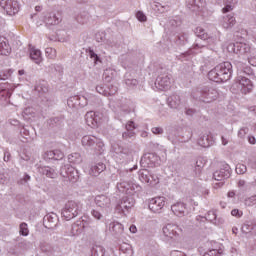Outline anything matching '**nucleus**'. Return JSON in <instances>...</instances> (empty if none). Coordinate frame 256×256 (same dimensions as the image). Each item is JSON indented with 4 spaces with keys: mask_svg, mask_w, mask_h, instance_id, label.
<instances>
[{
    "mask_svg": "<svg viewBox=\"0 0 256 256\" xmlns=\"http://www.w3.org/2000/svg\"><path fill=\"white\" fill-rule=\"evenodd\" d=\"M11 70L0 72V80L5 81L6 79H9L11 77Z\"/></svg>",
    "mask_w": 256,
    "mask_h": 256,
    "instance_id": "61",
    "label": "nucleus"
},
{
    "mask_svg": "<svg viewBox=\"0 0 256 256\" xmlns=\"http://www.w3.org/2000/svg\"><path fill=\"white\" fill-rule=\"evenodd\" d=\"M91 256H105V248L101 245H94L91 248Z\"/></svg>",
    "mask_w": 256,
    "mask_h": 256,
    "instance_id": "37",
    "label": "nucleus"
},
{
    "mask_svg": "<svg viewBox=\"0 0 256 256\" xmlns=\"http://www.w3.org/2000/svg\"><path fill=\"white\" fill-rule=\"evenodd\" d=\"M67 105L70 109H80L79 95L69 97L67 100Z\"/></svg>",
    "mask_w": 256,
    "mask_h": 256,
    "instance_id": "31",
    "label": "nucleus"
},
{
    "mask_svg": "<svg viewBox=\"0 0 256 256\" xmlns=\"http://www.w3.org/2000/svg\"><path fill=\"white\" fill-rule=\"evenodd\" d=\"M189 41V34L182 33L177 36L176 43L177 45H187V42Z\"/></svg>",
    "mask_w": 256,
    "mask_h": 256,
    "instance_id": "42",
    "label": "nucleus"
},
{
    "mask_svg": "<svg viewBox=\"0 0 256 256\" xmlns=\"http://www.w3.org/2000/svg\"><path fill=\"white\" fill-rule=\"evenodd\" d=\"M40 249L42 253H45L46 255L49 256L53 255V253L55 252L53 246L47 243H41Z\"/></svg>",
    "mask_w": 256,
    "mask_h": 256,
    "instance_id": "39",
    "label": "nucleus"
},
{
    "mask_svg": "<svg viewBox=\"0 0 256 256\" xmlns=\"http://www.w3.org/2000/svg\"><path fill=\"white\" fill-rule=\"evenodd\" d=\"M104 169H106V166L102 162L93 164L90 168V175H92L93 177H97L98 175H101V173H103Z\"/></svg>",
    "mask_w": 256,
    "mask_h": 256,
    "instance_id": "25",
    "label": "nucleus"
},
{
    "mask_svg": "<svg viewBox=\"0 0 256 256\" xmlns=\"http://www.w3.org/2000/svg\"><path fill=\"white\" fill-rule=\"evenodd\" d=\"M108 96H113L117 91H119V88L116 85L110 84L108 86Z\"/></svg>",
    "mask_w": 256,
    "mask_h": 256,
    "instance_id": "56",
    "label": "nucleus"
},
{
    "mask_svg": "<svg viewBox=\"0 0 256 256\" xmlns=\"http://www.w3.org/2000/svg\"><path fill=\"white\" fill-rule=\"evenodd\" d=\"M95 205L101 209H109L111 207V198L107 195H97L94 199Z\"/></svg>",
    "mask_w": 256,
    "mask_h": 256,
    "instance_id": "17",
    "label": "nucleus"
},
{
    "mask_svg": "<svg viewBox=\"0 0 256 256\" xmlns=\"http://www.w3.org/2000/svg\"><path fill=\"white\" fill-rule=\"evenodd\" d=\"M85 121L87 123V126L93 129V125L95 123V112L93 111L87 112L85 115Z\"/></svg>",
    "mask_w": 256,
    "mask_h": 256,
    "instance_id": "40",
    "label": "nucleus"
},
{
    "mask_svg": "<svg viewBox=\"0 0 256 256\" xmlns=\"http://www.w3.org/2000/svg\"><path fill=\"white\" fill-rule=\"evenodd\" d=\"M155 87L160 91H167L171 87V79L167 75L158 76L155 81Z\"/></svg>",
    "mask_w": 256,
    "mask_h": 256,
    "instance_id": "14",
    "label": "nucleus"
},
{
    "mask_svg": "<svg viewBox=\"0 0 256 256\" xmlns=\"http://www.w3.org/2000/svg\"><path fill=\"white\" fill-rule=\"evenodd\" d=\"M236 173L237 175H245L247 173V166L245 164H237Z\"/></svg>",
    "mask_w": 256,
    "mask_h": 256,
    "instance_id": "46",
    "label": "nucleus"
},
{
    "mask_svg": "<svg viewBox=\"0 0 256 256\" xmlns=\"http://www.w3.org/2000/svg\"><path fill=\"white\" fill-rule=\"evenodd\" d=\"M87 53L89 54L90 59L94 60L95 65H97L98 63H101V57H99V55L95 53L93 49L89 48Z\"/></svg>",
    "mask_w": 256,
    "mask_h": 256,
    "instance_id": "43",
    "label": "nucleus"
},
{
    "mask_svg": "<svg viewBox=\"0 0 256 256\" xmlns=\"http://www.w3.org/2000/svg\"><path fill=\"white\" fill-rule=\"evenodd\" d=\"M125 85L129 87V89H135L137 85H139V81L131 76V74L126 73L124 76Z\"/></svg>",
    "mask_w": 256,
    "mask_h": 256,
    "instance_id": "28",
    "label": "nucleus"
},
{
    "mask_svg": "<svg viewBox=\"0 0 256 256\" xmlns=\"http://www.w3.org/2000/svg\"><path fill=\"white\" fill-rule=\"evenodd\" d=\"M227 51L229 53H236V55H246L251 51V47L249 44H245L243 42L230 43L227 46Z\"/></svg>",
    "mask_w": 256,
    "mask_h": 256,
    "instance_id": "9",
    "label": "nucleus"
},
{
    "mask_svg": "<svg viewBox=\"0 0 256 256\" xmlns=\"http://www.w3.org/2000/svg\"><path fill=\"white\" fill-rule=\"evenodd\" d=\"M194 33L203 42L194 43L193 46L189 49V51L182 53L178 57V59L180 61H187V57H189V55H191V53H193V49H203V47H207V44L205 43V41H207V39H209V34H207L205 32V29H203L202 27H197V28H195Z\"/></svg>",
    "mask_w": 256,
    "mask_h": 256,
    "instance_id": "3",
    "label": "nucleus"
},
{
    "mask_svg": "<svg viewBox=\"0 0 256 256\" xmlns=\"http://www.w3.org/2000/svg\"><path fill=\"white\" fill-rule=\"evenodd\" d=\"M88 235H90V237H98L99 236V230L95 226L88 227Z\"/></svg>",
    "mask_w": 256,
    "mask_h": 256,
    "instance_id": "54",
    "label": "nucleus"
},
{
    "mask_svg": "<svg viewBox=\"0 0 256 256\" xmlns=\"http://www.w3.org/2000/svg\"><path fill=\"white\" fill-rule=\"evenodd\" d=\"M205 163H203V160H197L195 163V167H194V172L196 173V175L201 174V170L203 169Z\"/></svg>",
    "mask_w": 256,
    "mask_h": 256,
    "instance_id": "44",
    "label": "nucleus"
},
{
    "mask_svg": "<svg viewBox=\"0 0 256 256\" xmlns=\"http://www.w3.org/2000/svg\"><path fill=\"white\" fill-rule=\"evenodd\" d=\"M215 181H220L219 183L214 184V189H219L225 185V179L231 177V166L229 164H222L220 169L215 171L213 174Z\"/></svg>",
    "mask_w": 256,
    "mask_h": 256,
    "instance_id": "6",
    "label": "nucleus"
},
{
    "mask_svg": "<svg viewBox=\"0 0 256 256\" xmlns=\"http://www.w3.org/2000/svg\"><path fill=\"white\" fill-rule=\"evenodd\" d=\"M235 23H237V21L235 20V16H233V14H228L223 17L222 25L224 29H231Z\"/></svg>",
    "mask_w": 256,
    "mask_h": 256,
    "instance_id": "27",
    "label": "nucleus"
},
{
    "mask_svg": "<svg viewBox=\"0 0 256 256\" xmlns=\"http://www.w3.org/2000/svg\"><path fill=\"white\" fill-rule=\"evenodd\" d=\"M165 197L158 196L149 200L148 207L152 213H161L163 207H165Z\"/></svg>",
    "mask_w": 256,
    "mask_h": 256,
    "instance_id": "11",
    "label": "nucleus"
},
{
    "mask_svg": "<svg viewBox=\"0 0 256 256\" xmlns=\"http://www.w3.org/2000/svg\"><path fill=\"white\" fill-rule=\"evenodd\" d=\"M30 59H32L36 65H39V63L43 61V57H41V50H30Z\"/></svg>",
    "mask_w": 256,
    "mask_h": 256,
    "instance_id": "30",
    "label": "nucleus"
},
{
    "mask_svg": "<svg viewBox=\"0 0 256 256\" xmlns=\"http://www.w3.org/2000/svg\"><path fill=\"white\" fill-rule=\"evenodd\" d=\"M78 103L80 105V109H83V107H87L89 102L87 101V98L85 96H79Z\"/></svg>",
    "mask_w": 256,
    "mask_h": 256,
    "instance_id": "59",
    "label": "nucleus"
},
{
    "mask_svg": "<svg viewBox=\"0 0 256 256\" xmlns=\"http://www.w3.org/2000/svg\"><path fill=\"white\" fill-rule=\"evenodd\" d=\"M136 17H137L138 21H141V22L147 21V16L142 11H138L136 13Z\"/></svg>",
    "mask_w": 256,
    "mask_h": 256,
    "instance_id": "63",
    "label": "nucleus"
},
{
    "mask_svg": "<svg viewBox=\"0 0 256 256\" xmlns=\"http://www.w3.org/2000/svg\"><path fill=\"white\" fill-rule=\"evenodd\" d=\"M82 209L83 205H81V202L70 200L62 209V217H64L66 221H71V219H75V217L81 213Z\"/></svg>",
    "mask_w": 256,
    "mask_h": 256,
    "instance_id": "5",
    "label": "nucleus"
},
{
    "mask_svg": "<svg viewBox=\"0 0 256 256\" xmlns=\"http://www.w3.org/2000/svg\"><path fill=\"white\" fill-rule=\"evenodd\" d=\"M45 54L49 59H55V57H57V50H55L54 48H46Z\"/></svg>",
    "mask_w": 256,
    "mask_h": 256,
    "instance_id": "47",
    "label": "nucleus"
},
{
    "mask_svg": "<svg viewBox=\"0 0 256 256\" xmlns=\"http://www.w3.org/2000/svg\"><path fill=\"white\" fill-rule=\"evenodd\" d=\"M192 98L195 101H201L202 103H213L219 99V92L217 89L209 86H200L192 90Z\"/></svg>",
    "mask_w": 256,
    "mask_h": 256,
    "instance_id": "2",
    "label": "nucleus"
},
{
    "mask_svg": "<svg viewBox=\"0 0 256 256\" xmlns=\"http://www.w3.org/2000/svg\"><path fill=\"white\" fill-rule=\"evenodd\" d=\"M167 103L170 109H179V105H181V96L174 94L168 97Z\"/></svg>",
    "mask_w": 256,
    "mask_h": 256,
    "instance_id": "23",
    "label": "nucleus"
},
{
    "mask_svg": "<svg viewBox=\"0 0 256 256\" xmlns=\"http://www.w3.org/2000/svg\"><path fill=\"white\" fill-rule=\"evenodd\" d=\"M129 182L125 181V180H121V182H119L117 184V189L118 191L125 193V189H127V185Z\"/></svg>",
    "mask_w": 256,
    "mask_h": 256,
    "instance_id": "52",
    "label": "nucleus"
},
{
    "mask_svg": "<svg viewBox=\"0 0 256 256\" xmlns=\"http://www.w3.org/2000/svg\"><path fill=\"white\" fill-rule=\"evenodd\" d=\"M46 23L47 25H59L61 23V14L51 12L46 17Z\"/></svg>",
    "mask_w": 256,
    "mask_h": 256,
    "instance_id": "22",
    "label": "nucleus"
},
{
    "mask_svg": "<svg viewBox=\"0 0 256 256\" xmlns=\"http://www.w3.org/2000/svg\"><path fill=\"white\" fill-rule=\"evenodd\" d=\"M81 143L83 147L86 149H91L97 155H102L104 151L105 144L101 139L93 136V135H86L82 138Z\"/></svg>",
    "mask_w": 256,
    "mask_h": 256,
    "instance_id": "4",
    "label": "nucleus"
},
{
    "mask_svg": "<svg viewBox=\"0 0 256 256\" xmlns=\"http://www.w3.org/2000/svg\"><path fill=\"white\" fill-rule=\"evenodd\" d=\"M233 75V64L222 62L208 72V79L214 83H227Z\"/></svg>",
    "mask_w": 256,
    "mask_h": 256,
    "instance_id": "1",
    "label": "nucleus"
},
{
    "mask_svg": "<svg viewBox=\"0 0 256 256\" xmlns=\"http://www.w3.org/2000/svg\"><path fill=\"white\" fill-rule=\"evenodd\" d=\"M162 231L165 237H168V239H173L179 235V226L176 224H167L163 227Z\"/></svg>",
    "mask_w": 256,
    "mask_h": 256,
    "instance_id": "18",
    "label": "nucleus"
},
{
    "mask_svg": "<svg viewBox=\"0 0 256 256\" xmlns=\"http://www.w3.org/2000/svg\"><path fill=\"white\" fill-rule=\"evenodd\" d=\"M205 3L201 0H186V7L194 13H199L203 9Z\"/></svg>",
    "mask_w": 256,
    "mask_h": 256,
    "instance_id": "19",
    "label": "nucleus"
},
{
    "mask_svg": "<svg viewBox=\"0 0 256 256\" xmlns=\"http://www.w3.org/2000/svg\"><path fill=\"white\" fill-rule=\"evenodd\" d=\"M83 229H85V224L82 221H77L72 225V235H81Z\"/></svg>",
    "mask_w": 256,
    "mask_h": 256,
    "instance_id": "32",
    "label": "nucleus"
},
{
    "mask_svg": "<svg viewBox=\"0 0 256 256\" xmlns=\"http://www.w3.org/2000/svg\"><path fill=\"white\" fill-rule=\"evenodd\" d=\"M68 161L73 165H79L80 163H82L83 158L81 157V154L73 153L68 156Z\"/></svg>",
    "mask_w": 256,
    "mask_h": 256,
    "instance_id": "36",
    "label": "nucleus"
},
{
    "mask_svg": "<svg viewBox=\"0 0 256 256\" xmlns=\"http://www.w3.org/2000/svg\"><path fill=\"white\" fill-rule=\"evenodd\" d=\"M0 6L6 11L7 15L19 13V2L17 0H1Z\"/></svg>",
    "mask_w": 256,
    "mask_h": 256,
    "instance_id": "10",
    "label": "nucleus"
},
{
    "mask_svg": "<svg viewBox=\"0 0 256 256\" xmlns=\"http://www.w3.org/2000/svg\"><path fill=\"white\" fill-rule=\"evenodd\" d=\"M233 65H235L236 69L240 71V73H247L249 71V68L244 62H241L240 60H234Z\"/></svg>",
    "mask_w": 256,
    "mask_h": 256,
    "instance_id": "38",
    "label": "nucleus"
},
{
    "mask_svg": "<svg viewBox=\"0 0 256 256\" xmlns=\"http://www.w3.org/2000/svg\"><path fill=\"white\" fill-rule=\"evenodd\" d=\"M171 211L176 215V217H185L188 214L187 204L183 202H176L171 206Z\"/></svg>",
    "mask_w": 256,
    "mask_h": 256,
    "instance_id": "16",
    "label": "nucleus"
},
{
    "mask_svg": "<svg viewBox=\"0 0 256 256\" xmlns=\"http://www.w3.org/2000/svg\"><path fill=\"white\" fill-rule=\"evenodd\" d=\"M152 8L154 11H158V13H165V11H167V6H162V4L159 2H156Z\"/></svg>",
    "mask_w": 256,
    "mask_h": 256,
    "instance_id": "48",
    "label": "nucleus"
},
{
    "mask_svg": "<svg viewBox=\"0 0 256 256\" xmlns=\"http://www.w3.org/2000/svg\"><path fill=\"white\" fill-rule=\"evenodd\" d=\"M31 181V176L29 174H24L23 178L18 180V185H27Z\"/></svg>",
    "mask_w": 256,
    "mask_h": 256,
    "instance_id": "57",
    "label": "nucleus"
},
{
    "mask_svg": "<svg viewBox=\"0 0 256 256\" xmlns=\"http://www.w3.org/2000/svg\"><path fill=\"white\" fill-rule=\"evenodd\" d=\"M135 205V199L131 196H124L120 202L116 205L117 211L124 213L129 211Z\"/></svg>",
    "mask_w": 256,
    "mask_h": 256,
    "instance_id": "13",
    "label": "nucleus"
},
{
    "mask_svg": "<svg viewBox=\"0 0 256 256\" xmlns=\"http://www.w3.org/2000/svg\"><path fill=\"white\" fill-rule=\"evenodd\" d=\"M11 53V46L7 41V38L0 37V55H9Z\"/></svg>",
    "mask_w": 256,
    "mask_h": 256,
    "instance_id": "24",
    "label": "nucleus"
},
{
    "mask_svg": "<svg viewBox=\"0 0 256 256\" xmlns=\"http://www.w3.org/2000/svg\"><path fill=\"white\" fill-rule=\"evenodd\" d=\"M213 143H215L213 136L207 133L201 134L200 137L198 138V145H200V147H205V148L211 147Z\"/></svg>",
    "mask_w": 256,
    "mask_h": 256,
    "instance_id": "20",
    "label": "nucleus"
},
{
    "mask_svg": "<svg viewBox=\"0 0 256 256\" xmlns=\"http://www.w3.org/2000/svg\"><path fill=\"white\" fill-rule=\"evenodd\" d=\"M76 21L80 25H85L89 23V13L88 12H81L76 16Z\"/></svg>",
    "mask_w": 256,
    "mask_h": 256,
    "instance_id": "35",
    "label": "nucleus"
},
{
    "mask_svg": "<svg viewBox=\"0 0 256 256\" xmlns=\"http://www.w3.org/2000/svg\"><path fill=\"white\" fill-rule=\"evenodd\" d=\"M123 139H131L133 137H135V132H133L132 130H127L126 132H124L122 134Z\"/></svg>",
    "mask_w": 256,
    "mask_h": 256,
    "instance_id": "62",
    "label": "nucleus"
},
{
    "mask_svg": "<svg viewBox=\"0 0 256 256\" xmlns=\"http://www.w3.org/2000/svg\"><path fill=\"white\" fill-rule=\"evenodd\" d=\"M236 86L240 89L243 95H247V93H251V91H253V82L245 76L237 77Z\"/></svg>",
    "mask_w": 256,
    "mask_h": 256,
    "instance_id": "8",
    "label": "nucleus"
},
{
    "mask_svg": "<svg viewBox=\"0 0 256 256\" xmlns=\"http://www.w3.org/2000/svg\"><path fill=\"white\" fill-rule=\"evenodd\" d=\"M221 250L211 249L204 253L203 256H221Z\"/></svg>",
    "mask_w": 256,
    "mask_h": 256,
    "instance_id": "53",
    "label": "nucleus"
},
{
    "mask_svg": "<svg viewBox=\"0 0 256 256\" xmlns=\"http://www.w3.org/2000/svg\"><path fill=\"white\" fill-rule=\"evenodd\" d=\"M247 133H249V128L248 127H242L238 131V137H240V139H243V138H245V135H247Z\"/></svg>",
    "mask_w": 256,
    "mask_h": 256,
    "instance_id": "60",
    "label": "nucleus"
},
{
    "mask_svg": "<svg viewBox=\"0 0 256 256\" xmlns=\"http://www.w3.org/2000/svg\"><path fill=\"white\" fill-rule=\"evenodd\" d=\"M139 175V179L142 183H149V181H151V178L149 176V172L148 170L144 169V170H140L138 172Z\"/></svg>",
    "mask_w": 256,
    "mask_h": 256,
    "instance_id": "41",
    "label": "nucleus"
},
{
    "mask_svg": "<svg viewBox=\"0 0 256 256\" xmlns=\"http://www.w3.org/2000/svg\"><path fill=\"white\" fill-rule=\"evenodd\" d=\"M35 91L40 94L47 93V91H49V88L47 87V82L44 80L37 82L35 86Z\"/></svg>",
    "mask_w": 256,
    "mask_h": 256,
    "instance_id": "34",
    "label": "nucleus"
},
{
    "mask_svg": "<svg viewBox=\"0 0 256 256\" xmlns=\"http://www.w3.org/2000/svg\"><path fill=\"white\" fill-rule=\"evenodd\" d=\"M60 175L64 177V179L70 180L72 183L79 181V171L70 164H66L60 168Z\"/></svg>",
    "mask_w": 256,
    "mask_h": 256,
    "instance_id": "7",
    "label": "nucleus"
},
{
    "mask_svg": "<svg viewBox=\"0 0 256 256\" xmlns=\"http://www.w3.org/2000/svg\"><path fill=\"white\" fill-rule=\"evenodd\" d=\"M118 249L121 253H123V255H126V256L133 255V248L128 243H122L121 245H119Z\"/></svg>",
    "mask_w": 256,
    "mask_h": 256,
    "instance_id": "33",
    "label": "nucleus"
},
{
    "mask_svg": "<svg viewBox=\"0 0 256 256\" xmlns=\"http://www.w3.org/2000/svg\"><path fill=\"white\" fill-rule=\"evenodd\" d=\"M238 187L239 189H242L243 191H245L247 189V182L245 180H239Z\"/></svg>",
    "mask_w": 256,
    "mask_h": 256,
    "instance_id": "64",
    "label": "nucleus"
},
{
    "mask_svg": "<svg viewBox=\"0 0 256 256\" xmlns=\"http://www.w3.org/2000/svg\"><path fill=\"white\" fill-rule=\"evenodd\" d=\"M96 91L97 93H99L100 95H104V97H109V93L108 91L105 89L104 85H98L96 86Z\"/></svg>",
    "mask_w": 256,
    "mask_h": 256,
    "instance_id": "51",
    "label": "nucleus"
},
{
    "mask_svg": "<svg viewBox=\"0 0 256 256\" xmlns=\"http://www.w3.org/2000/svg\"><path fill=\"white\" fill-rule=\"evenodd\" d=\"M245 205H247V207H253V205H256V196H251L246 199Z\"/></svg>",
    "mask_w": 256,
    "mask_h": 256,
    "instance_id": "58",
    "label": "nucleus"
},
{
    "mask_svg": "<svg viewBox=\"0 0 256 256\" xmlns=\"http://www.w3.org/2000/svg\"><path fill=\"white\" fill-rule=\"evenodd\" d=\"M38 171L41 175H45L46 177H49L50 179L57 178V171H55V169H53L49 166H41L38 168Z\"/></svg>",
    "mask_w": 256,
    "mask_h": 256,
    "instance_id": "21",
    "label": "nucleus"
},
{
    "mask_svg": "<svg viewBox=\"0 0 256 256\" xmlns=\"http://www.w3.org/2000/svg\"><path fill=\"white\" fill-rule=\"evenodd\" d=\"M241 229L246 235H256V224L244 223Z\"/></svg>",
    "mask_w": 256,
    "mask_h": 256,
    "instance_id": "29",
    "label": "nucleus"
},
{
    "mask_svg": "<svg viewBox=\"0 0 256 256\" xmlns=\"http://www.w3.org/2000/svg\"><path fill=\"white\" fill-rule=\"evenodd\" d=\"M63 157H65V154H63V152L61 150H50V151H46L43 154V159L44 161H61V159H63Z\"/></svg>",
    "mask_w": 256,
    "mask_h": 256,
    "instance_id": "15",
    "label": "nucleus"
},
{
    "mask_svg": "<svg viewBox=\"0 0 256 256\" xmlns=\"http://www.w3.org/2000/svg\"><path fill=\"white\" fill-rule=\"evenodd\" d=\"M91 215L94 219H97V221H101L103 219V214L99 210L93 209L91 211Z\"/></svg>",
    "mask_w": 256,
    "mask_h": 256,
    "instance_id": "55",
    "label": "nucleus"
},
{
    "mask_svg": "<svg viewBox=\"0 0 256 256\" xmlns=\"http://www.w3.org/2000/svg\"><path fill=\"white\" fill-rule=\"evenodd\" d=\"M110 231L116 239H119L121 237V234L123 233V225L121 223H111L110 224Z\"/></svg>",
    "mask_w": 256,
    "mask_h": 256,
    "instance_id": "26",
    "label": "nucleus"
},
{
    "mask_svg": "<svg viewBox=\"0 0 256 256\" xmlns=\"http://www.w3.org/2000/svg\"><path fill=\"white\" fill-rule=\"evenodd\" d=\"M206 220L210 221V223H216L215 221H217V214L215 211H209L206 215Z\"/></svg>",
    "mask_w": 256,
    "mask_h": 256,
    "instance_id": "49",
    "label": "nucleus"
},
{
    "mask_svg": "<svg viewBox=\"0 0 256 256\" xmlns=\"http://www.w3.org/2000/svg\"><path fill=\"white\" fill-rule=\"evenodd\" d=\"M43 225L46 229H56L59 225V216L53 212L46 214L43 218Z\"/></svg>",
    "mask_w": 256,
    "mask_h": 256,
    "instance_id": "12",
    "label": "nucleus"
},
{
    "mask_svg": "<svg viewBox=\"0 0 256 256\" xmlns=\"http://www.w3.org/2000/svg\"><path fill=\"white\" fill-rule=\"evenodd\" d=\"M101 117H103V114L95 113V112H94V124H93V128L99 127V125H101Z\"/></svg>",
    "mask_w": 256,
    "mask_h": 256,
    "instance_id": "50",
    "label": "nucleus"
},
{
    "mask_svg": "<svg viewBox=\"0 0 256 256\" xmlns=\"http://www.w3.org/2000/svg\"><path fill=\"white\" fill-rule=\"evenodd\" d=\"M20 235H22L23 237H27V235H29V228L27 227V223L22 222L20 224V231H19Z\"/></svg>",
    "mask_w": 256,
    "mask_h": 256,
    "instance_id": "45",
    "label": "nucleus"
}]
</instances>
